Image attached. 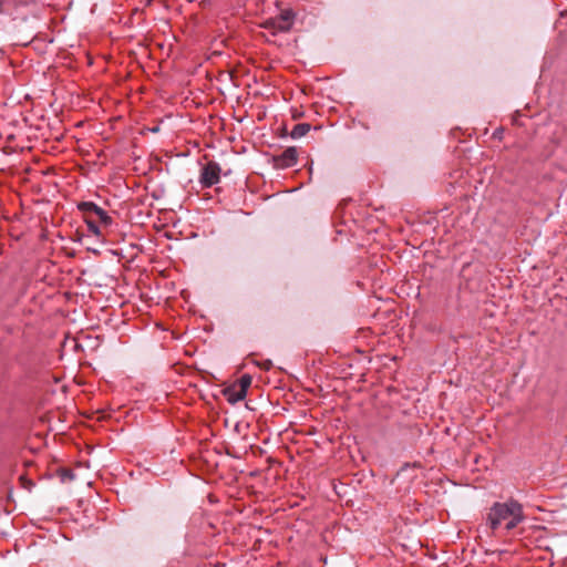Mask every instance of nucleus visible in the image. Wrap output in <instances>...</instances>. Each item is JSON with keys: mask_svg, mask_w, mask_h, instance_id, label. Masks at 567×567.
Returning <instances> with one entry per match:
<instances>
[{"mask_svg": "<svg viewBox=\"0 0 567 567\" xmlns=\"http://www.w3.org/2000/svg\"><path fill=\"white\" fill-rule=\"evenodd\" d=\"M524 519L525 515L522 504L513 498L502 503H494L486 514V524L493 534L508 533L516 528Z\"/></svg>", "mask_w": 567, "mask_h": 567, "instance_id": "obj_1", "label": "nucleus"}, {"mask_svg": "<svg viewBox=\"0 0 567 567\" xmlns=\"http://www.w3.org/2000/svg\"><path fill=\"white\" fill-rule=\"evenodd\" d=\"M295 14L291 10H284L279 16L267 19L261 27L268 30L272 35L279 32H287L293 24Z\"/></svg>", "mask_w": 567, "mask_h": 567, "instance_id": "obj_2", "label": "nucleus"}, {"mask_svg": "<svg viewBox=\"0 0 567 567\" xmlns=\"http://www.w3.org/2000/svg\"><path fill=\"white\" fill-rule=\"evenodd\" d=\"M220 166L216 162H208L200 172L199 182L203 187H212L220 181Z\"/></svg>", "mask_w": 567, "mask_h": 567, "instance_id": "obj_3", "label": "nucleus"}, {"mask_svg": "<svg viewBox=\"0 0 567 567\" xmlns=\"http://www.w3.org/2000/svg\"><path fill=\"white\" fill-rule=\"evenodd\" d=\"M298 161V150L295 146L287 147L279 155L274 156V166L279 169L292 167Z\"/></svg>", "mask_w": 567, "mask_h": 567, "instance_id": "obj_4", "label": "nucleus"}, {"mask_svg": "<svg viewBox=\"0 0 567 567\" xmlns=\"http://www.w3.org/2000/svg\"><path fill=\"white\" fill-rule=\"evenodd\" d=\"M78 208L85 215V218H90V215H96L101 207L93 202H82L78 205Z\"/></svg>", "mask_w": 567, "mask_h": 567, "instance_id": "obj_5", "label": "nucleus"}, {"mask_svg": "<svg viewBox=\"0 0 567 567\" xmlns=\"http://www.w3.org/2000/svg\"><path fill=\"white\" fill-rule=\"evenodd\" d=\"M227 395V399L230 403H237L246 398L247 394L239 391L235 388V384H233L230 388H228L225 392Z\"/></svg>", "mask_w": 567, "mask_h": 567, "instance_id": "obj_6", "label": "nucleus"}, {"mask_svg": "<svg viewBox=\"0 0 567 567\" xmlns=\"http://www.w3.org/2000/svg\"><path fill=\"white\" fill-rule=\"evenodd\" d=\"M251 381H252V379L249 374H244L235 383V388L238 389L239 391L244 392L245 394H247V391H248L249 386L251 385Z\"/></svg>", "mask_w": 567, "mask_h": 567, "instance_id": "obj_7", "label": "nucleus"}, {"mask_svg": "<svg viewBox=\"0 0 567 567\" xmlns=\"http://www.w3.org/2000/svg\"><path fill=\"white\" fill-rule=\"evenodd\" d=\"M310 131V125L307 123H300L295 125L290 135L292 138H300L305 136Z\"/></svg>", "mask_w": 567, "mask_h": 567, "instance_id": "obj_8", "label": "nucleus"}, {"mask_svg": "<svg viewBox=\"0 0 567 567\" xmlns=\"http://www.w3.org/2000/svg\"><path fill=\"white\" fill-rule=\"evenodd\" d=\"M95 216L100 219L101 224L106 227L113 221L112 217L102 208L99 209Z\"/></svg>", "mask_w": 567, "mask_h": 567, "instance_id": "obj_9", "label": "nucleus"}, {"mask_svg": "<svg viewBox=\"0 0 567 567\" xmlns=\"http://www.w3.org/2000/svg\"><path fill=\"white\" fill-rule=\"evenodd\" d=\"M85 223L90 233H92L97 238L102 236L100 227L92 219L86 217Z\"/></svg>", "mask_w": 567, "mask_h": 567, "instance_id": "obj_10", "label": "nucleus"}, {"mask_svg": "<svg viewBox=\"0 0 567 567\" xmlns=\"http://www.w3.org/2000/svg\"><path fill=\"white\" fill-rule=\"evenodd\" d=\"M271 363L270 362H267L265 365H264V369L265 370H268L270 368Z\"/></svg>", "mask_w": 567, "mask_h": 567, "instance_id": "obj_11", "label": "nucleus"}, {"mask_svg": "<svg viewBox=\"0 0 567 567\" xmlns=\"http://www.w3.org/2000/svg\"><path fill=\"white\" fill-rule=\"evenodd\" d=\"M2 3H3V0H0V6H2Z\"/></svg>", "mask_w": 567, "mask_h": 567, "instance_id": "obj_12", "label": "nucleus"}]
</instances>
